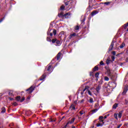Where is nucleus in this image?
Segmentation results:
<instances>
[{
    "label": "nucleus",
    "instance_id": "1",
    "mask_svg": "<svg viewBox=\"0 0 128 128\" xmlns=\"http://www.w3.org/2000/svg\"><path fill=\"white\" fill-rule=\"evenodd\" d=\"M84 92H85V94L86 96H88V94H89V96H92V94H94V89L92 88H90V87L88 86H86L84 90Z\"/></svg>",
    "mask_w": 128,
    "mask_h": 128
},
{
    "label": "nucleus",
    "instance_id": "2",
    "mask_svg": "<svg viewBox=\"0 0 128 128\" xmlns=\"http://www.w3.org/2000/svg\"><path fill=\"white\" fill-rule=\"evenodd\" d=\"M64 2L66 6H68L69 8L66 9L67 10H70V9L71 8L72 6V0H64Z\"/></svg>",
    "mask_w": 128,
    "mask_h": 128
},
{
    "label": "nucleus",
    "instance_id": "3",
    "mask_svg": "<svg viewBox=\"0 0 128 128\" xmlns=\"http://www.w3.org/2000/svg\"><path fill=\"white\" fill-rule=\"evenodd\" d=\"M16 100H17L18 102H22L24 100H26V98H24V97H23L22 98H21L20 96H18L16 98Z\"/></svg>",
    "mask_w": 128,
    "mask_h": 128
},
{
    "label": "nucleus",
    "instance_id": "4",
    "mask_svg": "<svg viewBox=\"0 0 128 128\" xmlns=\"http://www.w3.org/2000/svg\"><path fill=\"white\" fill-rule=\"evenodd\" d=\"M34 86H31L30 88L28 90H26V92H29V94H32V92H34Z\"/></svg>",
    "mask_w": 128,
    "mask_h": 128
},
{
    "label": "nucleus",
    "instance_id": "5",
    "mask_svg": "<svg viewBox=\"0 0 128 128\" xmlns=\"http://www.w3.org/2000/svg\"><path fill=\"white\" fill-rule=\"evenodd\" d=\"M128 85H126L124 88V90L122 93V94H126V92H128Z\"/></svg>",
    "mask_w": 128,
    "mask_h": 128
},
{
    "label": "nucleus",
    "instance_id": "6",
    "mask_svg": "<svg viewBox=\"0 0 128 128\" xmlns=\"http://www.w3.org/2000/svg\"><path fill=\"white\" fill-rule=\"evenodd\" d=\"M64 16L65 18H70V13H66Z\"/></svg>",
    "mask_w": 128,
    "mask_h": 128
},
{
    "label": "nucleus",
    "instance_id": "7",
    "mask_svg": "<svg viewBox=\"0 0 128 128\" xmlns=\"http://www.w3.org/2000/svg\"><path fill=\"white\" fill-rule=\"evenodd\" d=\"M114 42L112 41L111 43V44L109 48V50H112V48H114Z\"/></svg>",
    "mask_w": 128,
    "mask_h": 128
},
{
    "label": "nucleus",
    "instance_id": "8",
    "mask_svg": "<svg viewBox=\"0 0 128 128\" xmlns=\"http://www.w3.org/2000/svg\"><path fill=\"white\" fill-rule=\"evenodd\" d=\"M102 88V86L100 85H98L97 88H96V91L97 92H100V89Z\"/></svg>",
    "mask_w": 128,
    "mask_h": 128
},
{
    "label": "nucleus",
    "instance_id": "9",
    "mask_svg": "<svg viewBox=\"0 0 128 128\" xmlns=\"http://www.w3.org/2000/svg\"><path fill=\"white\" fill-rule=\"evenodd\" d=\"M70 110H76V106H74V105L72 104L70 107Z\"/></svg>",
    "mask_w": 128,
    "mask_h": 128
},
{
    "label": "nucleus",
    "instance_id": "10",
    "mask_svg": "<svg viewBox=\"0 0 128 128\" xmlns=\"http://www.w3.org/2000/svg\"><path fill=\"white\" fill-rule=\"evenodd\" d=\"M104 120V116H100L99 117V120H100V122H104V120Z\"/></svg>",
    "mask_w": 128,
    "mask_h": 128
},
{
    "label": "nucleus",
    "instance_id": "11",
    "mask_svg": "<svg viewBox=\"0 0 128 128\" xmlns=\"http://www.w3.org/2000/svg\"><path fill=\"white\" fill-rule=\"evenodd\" d=\"M62 56V53L61 52H59L58 54H57V60H60V56Z\"/></svg>",
    "mask_w": 128,
    "mask_h": 128
},
{
    "label": "nucleus",
    "instance_id": "12",
    "mask_svg": "<svg viewBox=\"0 0 128 128\" xmlns=\"http://www.w3.org/2000/svg\"><path fill=\"white\" fill-rule=\"evenodd\" d=\"M110 58H108L106 60V64H110Z\"/></svg>",
    "mask_w": 128,
    "mask_h": 128
},
{
    "label": "nucleus",
    "instance_id": "13",
    "mask_svg": "<svg viewBox=\"0 0 128 128\" xmlns=\"http://www.w3.org/2000/svg\"><path fill=\"white\" fill-rule=\"evenodd\" d=\"M75 120V118H72V120L68 122V124H72L74 122Z\"/></svg>",
    "mask_w": 128,
    "mask_h": 128
},
{
    "label": "nucleus",
    "instance_id": "14",
    "mask_svg": "<svg viewBox=\"0 0 128 128\" xmlns=\"http://www.w3.org/2000/svg\"><path fill=\"white\" fill-rule=\"evenodd\" d=\"M98 14V12L96 11H94L92 12L91 14L92 16H96Z\"/></svg>",
    "mask_w": 128,
    "mask_h": 128
},
{
    "label": "nucleus",
    "instance_id": "15",
    "mask_svg": "<svg viewBox=\"0 0 128 128\" xmlns=\"http://www.w3.org/2000/svg\"><path fill=\"white\" fill-rule=\"evenodd\" d=\"M104 122H102V123H98L96 124V126H104Z\"/></svg>",
    "mask_w": 128,
    "mask_h": 128
},
{
    "label": "nucleus",
    "instance_id": "16",
    "mask_svg": "<svg viewBox=\"0 0 128 128\" xmlns=\"http://www.w3.org/2000/svg\"><path fill=\"white\" fill-rule=\"evenodd\" d=\"M9 96H14V91L10 90L9 92Z\"/></svg>",
    "mask_w": 128,
    "mask_h": 128
},
{
    "label": "nucleus",
    "instance_id": "17",
    "mask_svg": "<svg viewBox=\"0 0 128 128\" xmlns=\"http://www.w3.org/2000/svg\"><path fill=\"white\" fill-rule=\"evenodd\" d=\"M46 78V75L43 74L42 76L40 78V80H44V79Z\"/></svg>",
    "mask_w": 128,
    "mask_h": 128
},
{
    "label": "nucleus",
    "instance_id": "18",
    "mask_svg": "<svg viewBox=\"0 0 128 128\" xmlns=\"http://www.w3.org/2000/svg\"><path fill=\"white\" fill-rule=\"evenodd\" d=\"M118 104H115L113 106V109H114V110H116V108H118Z\"/></svg>",
    "mask_w": 128,
    "mask_h": 128
},
{
    "label": "nucleus",
    "instance_id": "19",
    "mask_svg": "<svg viewBox=\"0 0 128 128\" xmlns=\"http://www.w3.org/2000/svg\"><path fill=\"white\" fill-rule=\"evenodd\" d=\"M98 109H94L92 110V114H96V112H98Z\"/></svg>",
    "mask_w": 128,
    "mask_h": 128
},
{
    "label": "nucleus",
    "instance_id": "20",
    "mask_svg": "<svg viewBox=\"0 0 128 128\" xmlns=\"http://www.w3.org/2000/svg\"><path fill=\"white\" fill-rule=\"evenodd\" d=\"M124 46H126V44H124V43H122L120 46V48H124Z\"/></svg>",
    "mask_w": 128,
    "mask_h": 128
},
{
    "label": "nucleus",
    "instance_id": "21",
    "mask_svg": "<svg viewBox=\"0 0 128 128\" xmlns=\"http://www.w3.org/2000/svg\"><path fill=\"white\" fill-rule=\"evenodd\" d=\"M56 44L57 46H60V42L58 40H56Z\"/></svg>",
    "mask_w": 128,
    "mask_h": 128
},
{
    "label": "nucleus",
    "instance_id": "22",
    "mask_svg": "<svg viewBox=\"0 0 128 128\" xmlns=\"http://www.w3.org/2000/svg\"><path fill=\"white\" fill-rule=\"evenodd\" d=\"M118 113H115L114 114V118H116V120H118Z\"/></svg>",
    "mask_w": 128,
    "mask_h": 128
},
{
    "label": "nucleus",
    "instance_id": "23",
    "mask_svg": "<svg viewBox=\"0 0 128 128\" xmlns=\"http://www.w3.org/2000/svg\"><path fill=\"white\" fill-rule=\"evenodd\" d=\"M98 70V66H96L94 68V72H96V70Z\"/></svg>",
    "mask_w": 128,
    "mask_h": 128
},
{
    "label": "nucleus",
    "instance_id": "24",
    "mask_svg": "<svg viewBox=\"0 0 128 128\" xmlns=\"http://www.w3.org/2000/svg\"><path fill=\"white\" fill-rule=\"evenodd\" d=\"M104 80H106V82H108V80H110V78H108V76H105L104 78Z\"/></svg>",
    "mask_w": 128,
    "mask_h": 128
},
{
    "label": "nucleus",
    "instance_id": "25",
    "mask_svg": "<svg viewBox=\"0 0 128 128\" xmlns=\"http://www.w3.org/2000/svg\"><path fill=\"white\" fill-rule=\"evenodd\" d=\"M89 102H90V104H92V102H94V99H92V98H90Z\"/></svg>",
    "mask_w": 128,
    "mask_h": 128
},
{
    "label": "nucleus",
    "instance_id": "26",
    "mask_svg": "<svg viewBox=\"0 0 128 128\" xmlns=\"http://www.w3.org/2000/svg\"><path fill=\"white\" fill-rule=\"evenodd\" d=\"M84 90L82 91H80V94H81V96L82 98L84 96Z\"/></svg>",
    "mask_w": 128,
    "mask_h": 128
},
{
    "label": "nucleus",
    "instance_id": "27",
    "mask_svg": "<svg viewBox=\"0 0 128 128\" xmlns=\"http://www.w3.org/2000/svg\"><path fill=\"white\" fill-rule=\"evenodd\" d=\"M122 112H120L119 114H118V118H122Z\"/></svg>",
    "mask_w": 128,
    "mask_h": 128
},
{
    "label": "nucleus",
    "instance_id": "28",
    "mask_svg": "<svg viewBox=\"0 0 128 128\" xmlns=\"http://www.w3.org/2000/svg\"><path fill=\"white\" fill-rule=\"evenodd\" d=\"M76 36V33H73L72 34H71L70 35V38H72L73 36Z\"/></svg>",
    "mask_w": 128,
    "mask_h": 128
},
{
    "label": "nucleus",
    "instance_id": "29",
    "mask_svg": "<svg viewBox=\"0 0 128 128\" xmlns=\"http://www.w3.org/2000/svg\"><path fill=\"white\" fill-rule=\"evenodd\" d=\"M1 112L2 113H4V112H6V108H4V107H3L2 108V111Z\"/></svg>",
    "mask_w": 128,
    "mask_h": 128
},
{
    "label": "nucleus",
    "instance_id": "30",
    "mask_svg": "<svg viewBox=\"0 0 128 128\" xmlns=\"http://www.w3.org/2000/svg\"><path fill=\"white\" fill-rule=\"evenodd\" d=\"M84 112H85L84 110H82V111L80 112V116H82V114H84Z\"/></svg>",
    "mask_w": 128,
    "mask_h": 128
},
{
    "label": "nucleus",
    "instance_id": "31",
    "mask_svg": "<svg viewBox=\"0 0 128 128\" xmlns=\"http://www.w3.org/2000/svg\"><path fill=\"white\" fill-rule=\"evenodd\" d=\"M60 10H64V6L62 5L61 6Z\"/></svg>",
    "mask_w": 128,
    "mask_h": 128
},
{
    "label": "nucleus",
    "instance_id": "32",
    "mask_svg": "<svg viewBox=\"0 0 128 128\" xmlns=\"http://www.w3.org/2000/svg\"><path fill=\"white\" fill-rule=\"evenodd\" d=\"M56 40V39H53L52 40V44H54V42H56V40Z\"/></svg>",
    "mask_w": 128,
    "mask_h": 128
},
{
    "label": "nucleus",
    "instance_id": "33",
    "mask_svg": "<svg viewBox=\"0 0 128 128\" xmlns=\"http://www.w3.org/2000/svg\"><path fill=\"white\" fill-rule=\"evenodd\" d=\"M110 2H104V4H106V6H108V4H110Z\"/></svg>",
    "mask_w": 128,
    "mask_h": 128
},
{
    "label": "nucleus",
    "instance_id": "34",
    "mask_svg": "<svg viewBox=\"0 0 128 128\" xmlns=\"http://www.w3.org/2000/svg\"><path fill=\"white\" fill-rule=\"evenodd\" d=\"M98 76H100V74H98V72H97L95 74L96 78H98Z\"/></svg>",
    "mask_w": 128,
    "mask_h": 128
},
{
    "label": "nucleus",
    "instance_id": "35",
    "mask_svg": "<svg viewBox=\"0 0 128 128\" xmlns=\"http://www.w3.org/2000/svg\"><path fill=\"white\" fill-rule=\"evenodd\" d=\"M75 30H80V27L78 26H76L75 27Z\"/></svg>",
    "mask_w": 128,
    "mask_h": 128
},
{
    "label": "nucleus",
    "instance_id": "36",
    "mask_svg": "<svg viewBox=\"0 0 128 128\" xmlns=\"http://www.w3.org/2000/svg\"><path fill=\"white\" fill-rule=\"evenodd\" d=\"M52 68V66H49L47 68V70L48 72L50 70V68Z\"/></svg>",
    "mask_w": 128,
    "mask_h": 128
},
{
    "label": "nucleus",
    "instance_id": "37",
    "mask_svg": "<svg viewBox=\"0 0 128 128\" xmlns=\"http://www.w3.org/2000/svg\"><path fill=\"white\" fill-rule=\"evenodd\" d=\"M53 34L54 36H56V30H53Z\"/></svg>",
    "mask_w": 128,
    "mask_h": 128
},
{
    "label": "nucleus",
    "instance_id": "38",
    "mask_svg": "<svg viewBox=\"0 0 128 128\" xmlns=\"http://www.w3.org/2000/svg\"><path fill=\"white\" fill-rule=\"evenodd\" d=\"M114 58H115L114 56H112V62H114Z\"/></svg>",
    "mask_w": 128,
    "mask_h": 128
},
{
    "label": "nucleus",
    "instance_id": "39",
    "mask_svg": "<svg viewBox=\"0 0 128 128\" xmlns=\"http://www.w3.org/2000/svg\"><path fill=\"white\" fill-rule=\"evenodd\" d=\"M47 40L48 42H52V40L48 37L47 38Z\"/></svg>",
    "mask_w": 128,
    "mask_h": 128
},
{
    "label": "nucleus",
    "instance_id": "40",
    "mask_svg": "<svg viewBox=\"0 0 128 128\" xmlns=\"http://www.w3.org/2000/svg\"><path fill=\"white\" fill-rule=\"evenodd\" d=\"M100 66H104V62H102V61H101L100 62Z\"/></svg>",
    "mask_w": 128,
    "mask_h": 128
},
{
    "label": "nucleus",
    "instance_id": "41",
    "mask_svg": "<svg viewBox=\"0 0 128 128\" xmlns=\"http://www.w3.org/2000/svg\"><path fill=\"white\" fill-rule=\"evenodd\" d=\"M122 126V124H120V125H118V126L117 128H120Z\"/></svg>",
    "mask_w": 128,
    "mask_h": 128
},
{
    "label": "nucleus",
    "instance_id": "42",
    "mask_svg": "<svg viewBox=\"0 0 128 128\" xmlns=\"http://www.w3.org/2000/svg\"><path fill=\"white\" fill-rule=\"evenodd\" d=\"M60 34H64V32H60Z\"/></svg>",
    "mask_w": 128,
    "mask_h": 128
},
{
    "label": "nucleus",
    "instance_id": "43",
    "mask_svg": "<svg viewBox=\"0 0 128 128\" xmlns=\"http://www.w3.org/2000/svg\"><path fill=\"white\" fill-rule=\"evenodd\" d=\"M112 54L113 56H114L116 54V52L115 51L112 52Z\"/></svg>",
    "mask_w": 128,
    "mask_h": 128
},
{
    "label": "nucleus",
    "instance_id": "44",
    "mask_svg": "<svg viewBox=\"0 0 128 128\" xmlns=\"http://www.w3.org/2000/svg\"><path fill=\"white\" fill-rule=\"evenodd\" d=\"M106 118H108V116H104V120H106Z\"/></svg>",
    "mask_w": 128,
    "mask_h": 128
},
{
    "label": "nucleus",
    "instance_id": "45",
    "mask_svg": "<svg viewBox=\"0 0 128 128\" xmlns=\"http://www.w3.org/2000/svg\"><path fill=\"white\" fill-rule=\"evenodd\" d=\"M10 98V100H14V98Z\"/></svg>",
    "mask_w": 128,
    "mask_h": 128
},
{
    "label": "nucleus",
    "instance_id": "46",
    "mask_svg": "<svg viewBox=\"0 0 128 128\" xmlns=\"http://www.w3.org/2000/svg\"><path fill=\"white\" fill-rule=\"evenodd\" d=\"M3 20H4V19L0 20V22H2Z\"/></svg>",
    "mask_w": 128,
    "mask_h": 128
},
{
    "label": "nucleus",
    "instance_id": "47",
    "mask_svg": "<svg viewBox=\"0 0 128 128\" xmlns=\"http://www.w3.org/2000/svg\"><path fill=\"white\" fill-rule=\"evenodd\" d=\"M50 36H52V33H50Z\"/></svg>",
    "mask_w": 128,
    "mask_h": 128
},
{
    "label": "nucleus",
    "instance_id": "48",
    "mask_svg": "<svg viewBox=\"0 0 128 128\" xmlns=\"http://www.w3.org/2000/svg\"><path fill=\"white\" fill-rule=\"evenodd\" d=\"M72 128H76V127L74 126H73Z\"/></svg>",
    "mask_w": 128,
    "mask_h": 128
},
{
    "label": "nucleus",
    "instance_id": "49",
    "mask_svg": "<svg viewBox=\"0 0 128 128\" xmlns=\"http://www.w3.org/2000/svg\"><path fill=\"white\" fill-rule=\"evenodd\" d=\"M30 97L28 98V100H30Z\"/></svg>",
    "mask_w": 128,
    "mask_h": 128
},
{
    "label": "nucleus",
    "instance_id": "50",
    "mask_svg": "<svg viewBox=\"0 0 128 128\" xmlns=\"http://www.w3.org/2000/svg\"><path fill=\"white\" fill-rule=\"evenodd\" d=\"M95 106H98V104H96V105H95Z\"/></svg>",
    "mask_w": 128,
    "mask_h": 128
},
{
    "label": "nucleus",
    "instance_id": "51",
    "mask_svg": "<svg viewBox=\"0 0 128 128\" xmlns=\"http://www.w3.org/2000/svg\"><path fill=\"white\" fill-rule=\"evenodd\" d=\"M82 102H84V100H82Z\"/></svg>",
    "mask_w": 128,
    "mask_h": 128
},
{
    "label": "nucleus",
    "instance_id": "52",
    "mask_svg": "<svg viewBox=\"0 0 128 128\" xmlns=\"http://www.w3.org/2000/svg\"><path fill=\"white\" fill-rule=\"evenodd\" d=\"M127 32H128V28L127 29Z\"/></svg>",
    "mask_w": 128,
    "mask_h": 128
},
{
    "label": "nucleus",
    "instance_id": "53",
    "mask_svg": "<svg viewBox=\"0 0 128 128\" xmlns=\"http://www.w3.org/2000/svg\"><path fill=\"white\" fill-rule=\"evenodd\" d=\"M92 128H94V126H93Z\"/></svg>",
    "mask_w": 128,
    "mask_h": 128
},
{
    "label": "nucleus",
    "instance_id": "54",
    "mask_svg": "<svg viewBox=\"0 0 128 128\" xmlns=\"http://www.w3.org/2000/svg\"><path fill=\"white\" fill-rule=\"evenodd\" d=\"M76 102H74V103L76 104Z\"/></svg>",
    "mask_w": 128,
    "mask_h": 128
},
{
    "label": "nucleus",
    "instance_id": "55",
    "mask_svg": "<svg viewBox=\"0 0 128 128\" xmlns=\"http://www.w3.org/2000/svg\"><path fill=\"white\" fill-rule=\"evenodd\" d=\"M113 84H114V82H113Z\"/></svg>",
    "mask_w": 128,
    "mask_h": 128
}]
</instances>
